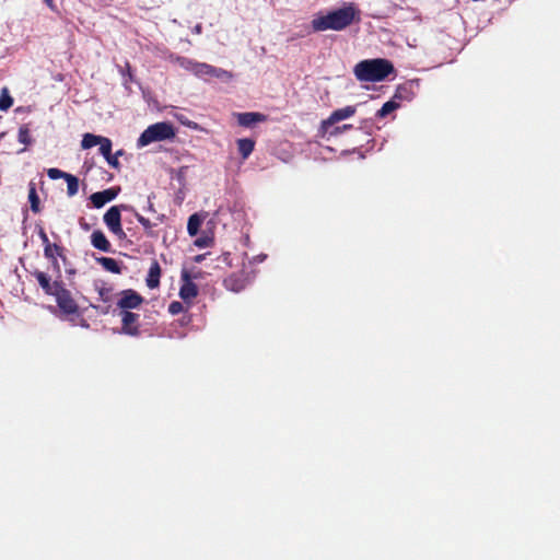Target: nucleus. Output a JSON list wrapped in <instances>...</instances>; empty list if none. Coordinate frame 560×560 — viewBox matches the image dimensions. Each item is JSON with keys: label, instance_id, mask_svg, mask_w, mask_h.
Returning <instances> with one entry per match:
<instances>
[{"label": "nucleus", "instance_id": "20", "mask_svg": "<svg viewBox=\"0 0 560 560\" xmlns=\"http://www.w3.org/2000/svg\"><path fill=\"white\" fill-rule=\"evenodd\" d=\"M28 201H30L31 210L34 213H39L42 210L40 200H39V197L36 191V184L34 182H31L28 184Z\"/></svg>", "mask_w": 560, "mask_h": 560}, {"label": "nucleus", "instance_id": "30", "mask_svg": "<svg viewBox=\"0 0 560 560\" xmlns=\"http://www.w3.org/2000/svg\"><path fill=\"white\" fill-rule=\"evenodd\" d=\"M136 219L143 226L147 234L152 235L151 229H152L153 224L150 222V220L139 213H136Z\"/></svg>", "mask_w": 560, "mask_h": 560}, {"label": "nucleus", "instance_id": "41", "mask_svg": "<svg viewBox=\"0 0 560 560\" xmlns=\"http://www.w3.org/2000/svg\"><path fill=\"white\" fill-rule=\"evenodd\" d=\"M44 2H45L49 8H52V7H54V0H44Z\"/></svg>", "mask_w": 560, "mask_h": 560}, {"label": "nucleus", "instance_id": "31", "mask_svg": "<svg viewBox=\"0 0 560 560\" xmlns=\"http://www.w3.org/2000/svg\"><path fill=\"white\" fill-rule=\"evenodd\" d=\"M69 173H66L59 168H49L47 171V175L51 179H59V178H66Z\"/></svg>", "mask_w": 560, "mask_h": 560}, {"label": "nucleus", "instance_id": "6", "mask_svg": "<svg viewBox=\"0 0 560 560\" xmlns=\"http://www.w3.org/2000/svg\"><path fill=\"white\" fill-rule=\"evenodd\" d=\"M200 272L190 273L188 270L182 271V285L179 289L180 299L190 303L198 295V287L194 283L192 279L199 278Z\"/></svg>", "mask_w": 560, "mask_h": 560}, {"label": "nucleus", "instance_id": "8", "mask_svg": "<svg viewBox=\"0 0 560 560\" xmlns=\"http://www.w3.org/2000/svg\"><path fill=\"white\" fill-rule=\"evenodd\" d=\"M357 112L355 106L349 105L334 110L327 119L320 122V131H329L337 122L352 117Z\"/></svg>", "mask_w": 560, "mask_h": 560}, {"label": "nucleus", "instance_id": "37", "mask_svg": "<svg viewBox=\"0 0 560 560\" xmlns=\"http://www.w3.org/2000/svg\"><path fill=\"white\" fill-rule=\"evenodd\" d=\"M407 91V88L406 85H399L395 92V95L394 97L395 98H401L402 97V92H406Z\"/></svg>", "mask_w": 560, "mask_h": 560}, {"label": "nucleus", "instance_id": "7", "mask_svg": "<svg viewBox=\"0 0 560 560\" xmlns=\"http://www.w3.org/2000/svg\"><path fill=\"white\" fill-rule=\"evenodd\" d=\"M192 67H194L192 73L198 78H202V79L217 78V79H221V80H226V79L232 78L231 72H229L224 69H221V68L213 67L209 63L198 62V65H192Z\"/></svg>", "mask_w": 560, "mask_h": 560}, {"label": "nucleus", "instance_id": "36", "mask_svg": "<svg viewBox=\"0 0 560 560\" xmlns=\"http://www.w3.org/2000/svg\"><path fill=\"white\" fill-rule=\"evenodd\" d=\"M51 254H55L56 258L59 256V257H62L65 258L63 256V247L56 244V243H51Z\"/></svg>", "mask_w": 560, "mask_h": 560}, {"label": "nucleus", "instance_id": "17", "mask_svg": "<svg viewBox=\"0 0 560 560\" xmlns=\"http://www.w3.org/2000/svg\"><path fill=\"white\" fill-rule=\"evenodd\" d=\"M160 277H161V267L158 260H153L148 272V277L145 279L147 285L150 289H155L160 284Z\"/></svg>", "mask_w": 560, "mask_h": 560}, {"label": "nucleus", "instance_id": "39", "mask_svg": "<svg viewBox=\"0 0 560 560\" xmlns=\"http://www.w3.org/2000/svg\"><path fill=\"white\" fill-rule=\"evenodd\" d=\"M205 257H206V254L197 255V256H195L194 260L196 262H201L205 259Z\"/></svg>", "mask_w": 560, "mask_h": 560}, {"label": "nucleus", "instance_id": "14", "mask_svg": "<svg viewBox=\"0 0 560 560\" xmlns=\"http://www.w3.org/2000/svg\"><path fill=\"white\" fill-rule=\"evenodd\" d=\"M235 117L238 125L245 128H250L255 124L264 122L267 120V116L258 112L236 113Z\"/></svg>", "mask_w": 560, "mask_h": 560}, {"label": "nucleus", "instance_id": "1", "mask_svg": "<svg viewBox=\"0 0 560 560\" xmlns=\"http://www.w3.org/2000/svg\"><path fill=\"white\" fill-rule=\"evenodd\" d=\"M360 10L353 3L330 11L325 15L315 16L312 22L314 32H324L327 30L342 31L354 22H360Z\"/></svg>", "mask_w": 560, "mask_h": 560}, {"label": "nucleus", "instance_id": "22", "mask_svg": "<svg viewBox=\"0 0 560 560\" xmlns=\"http://www.w3.org/2000/svg\"><path fill=\"white\" fill-rule=\"evenodd\" d=\"M103 138L104 137H102V136H96L93 133H85L83 136L81 145L83 149H91V148L100 144V142H102Z\"/></svg>", "mask_w": 560, "mask_h": 560}, {"label": "nucleus", "instance_id": "13", "mask_svg": "<svg viewBox=\"0 0 560 560\" xmlns=\"http://www.w3.org/2000/svg\"><path fill=\"white\" fill-rule=\"evenodd\" d=\"M247 277L245 272H234L226 277L223 281L224 287L233 292H241L247 285Z\"/></svg>", "mask_w": 560, "mask_h": 560}, {"label": "nucleus", "instance_id": "4", "mask_svg": "<svg viewBox=\"0 0 560 560\" xmlns=\"http://www.w3.org/2000/svg\"><path fill=\"white\" fill-rule=\"evenodd\" d=\"M52 296H55L58 307L65 315H77L79 313V305L63 283Z\"/></svg>", "mask_w": 560, "mask_h": 560}, {"label": "nucleus", "instance_id": "40", "mask_svg": "<svg viewBox=\"0 0 560 560\" xmlns=\"http://www.w3.org/2000/svg\"><path fill=\"white\" fill-rule=\"evenodd\" d=\"M44 2H45L49 8H52V7H54V0H44Z\"/></svg>", "mask_w": 560, "mask_h": 560}, {"label": "nucleus", "instance_id": "9", "mask_svg": "<svg viewBox=\"0 0 560 560\" xmlns=\"http://www.w3.org/2000/svg\"><path fill=\"white\" fill-rule=\"evenodd\" d=\"M143 302L144 299L142 295L132 289H127L120 292V299L117 302V306L120 311H130L138 308Z\"/></svg>", "mask_w": 560, "mask_h": 560}, {"label": "nucleus", "instance_id": "32", "mask_svg": "<svg viewBox=\"0 0 560 560\" xmlns=\"http://www.w3.org/2000/svg\"><path fill=\"white\" fill-rule=\"evenodd\" d=\"M183 311H184V305L182 302L173 301L168 305V312L172 315H177V314L182 313Z\"/></svg>", "mask_w": 560, "mask_h": 560}, {"label": "nucleus", "instance_id": "27", "mask_svg": "<svg viewBox=\"0 0 560 560\" xmlns=\"http://www.w3.org/2000/svg\"><path fill=\"white\" fill-rule=\"evenodd\" d=\"M352 129V125H349V124H345L342 126H336L335 125L329 129V131H322L324 135H329V136H338L340 133H342L343 131H347V130H350Z\"/></svg>", "mask_w": 560, "mask_h": 560}, {"label": "nucleus", "instance_id": "2", "mask_svg": "<svg viewBox=\"0 0 560 560\" xmlns=\"http://www.w3.org/2000/svg\"><path fill=\"white\" fill-rule=\"evenodd\" d=\"M394 71L393 63L383 58L362 60L353 69L355 78L361 82H380Z\"/></svg>", "mask_w": 560, "mask_h": 560}, {"label": "nucleus", "instance_id": "5", "mask_svg": "<svg viewBox=\"0 0 560 560\" xmlns=\"http://www.w3.org/2000/svg\"><path fill=\"white\" fill-rule=\"evenodd\" d=\"M122 206H113L104 214L103 220L108 230L119 240L126 238V233L121 226V212Z\"/></svg>", "mask_w": 560, "mask_h": 560}, {"label": "nucleus", "instance_id": "25", "mask_svg": "<svg viewBox=\"0 0 560 560\" xmlns=\"http://www.w3.org/2000/svg\"><path fill=\"white\" fill-rule=\"evenodd\" d=\"M18 140L24 145H30L32 143L33 139L31 136V130L27 125H22L19 128Z\"/></svg>", "mask_w": 560, "mask_h": 560}, {"label": "nucleus", "instance_id": "35", "mask_svg": "<svg viewBox=\"0 0 560 560\" xmlns=\"http://www.w3.org/2000/svg\"><path fill=\"white\" fill-rule=\"evenodd\" d=\"M213 240L209 236H201L196 238L195 245L199 248L208 247L212 244Z\"/></svg>", "mask_w": 560, "mask_h": 560}, {"label": "nucleus", "instance_id": "28", "mask_svg": "<svg viewBox=\"0 0 560 560\" xmlns=\"http://www.w3.org/2000/svg\"><path fill=\"white\" fill-rule=\"evenodd\" d=\"M100 153L107 158L112 153V141L110 139L104 137L102 142H100Z\"/></svg>", "mask_w": 560, "mask_h": 560}, {"label": "nucleus", "instance_id": "29", "mask_svg": "<svg viewBox=\"0 0 560 560\" xmlns=\"http://www.w3.org/2000/svg\"><path fill=\"white\" fill-rule=\"evenodd\" d=\"M176 61L178 62V65L188 70V71H191L192 72V65H198V61H195V60H191V59H188V58H185V57H177L176 58Z\"/></svg>", "mask_w": 560, "mask_h": 560}, {"label": "nucleus", "instance_id": "33", "mask_svg": "<svg viewBox=\"0 0 560 560\" xmlns=\"http://www.w3.org/2000/svg\"><path fill=\"white\" fill-rule=\"evenodd\" d=\"M122 153L121 150L117 151L116 154H109V156L105 158L106 162L114 168H118L119 167V161H118V155H120Z\"/></svg>", "mask_w": 560, "mask_h": 560}, {"label": "nucleus", "instance_id": "16", "mask_svg": "<svg viewBox=\"0 0 560 560\" xmlns=\"http://www.w3.org/2000/svg\"><path fill=\"white\" fill-rule=\"evenodd\" d=\"M255 144V140L250 138H241L236 140L237 151L243 160H247L254 152Z\"/></svg>", "mask_w": 560, "mask_h": 560}, {"label": "nucleus", "instance_id": "24", "mask_svg": "<svg viewBox=\"0 0 560 560\" xmlns=\"http://www.w3.org/2000/svg\"><path fill=\"white\" fill-rule=\"evenodd\" d=\"M13 105V97L10 95L7 88L1 90L0 94V110H8Z\"/></svg>", "mask_w": 560, "mask_h": 560}, {"label": "nucleus", "instance_id": "18", "mask_svg": "<svg viewBox=\"0 0 560 560\" xmlns=\"http://www.w3.org/2000/svg\"><path fill=\"white\" fill-rule=\"evenodd\" d=\"M38 236L42 240L44 245V255L47 259L51 260L52 265L59 269L58 260H56L55 254H51V243L45 232V230L40 226L38 230Z\"/></svg>", "mask_w": 560, "mask_h": 560}, {"label": "nucleus", "instance_id": "15", "mask_svg": "<svg viewBox=\"0 0 560 560\" xmlns=\"http://www.w3.org/2000/svg\"><path fill=\"white\" fill-rule=\"evenodd\" d=\"M91 244L93 245L94 248H96L98 250H102L105 253L112 252V245H110L109 241L107 240V237L105 236V234L103 233V231H101V230H95L92 232Z\"/></svg>", "mask_w": 560, "mask_h": 560}, {"label": "nucleus", "instance_id": "12", "mask_svg": "<svg viewBox=\"0 0 560 560\" xmlns=\"http://www.w3.org/2000/svg\"><path fill=\"white\" fill-rule=\"evenodd\" d=\"M32 275L36 278L38 284L47 295H54L55 292L62 284L61 281L51 282L50 277L47 273L39 270H35Z\"/></svg>", "mask_w": 560, "mask_h": 560}, {"label": "nucleus", "instance_id": "19", "mask_svg": "<svg viewBox=\"0 0 560 560\" xmlns=\"http://www.w3.org/2000/svg\"><path fill=\"white\" fill-rule=\"evenodd\" d=\"M96 261L107 271L112 273H121L122 267L119 261L110 257H98Z\"/></svg>", "mask_w": 560, "mask_h": 560}, {"label": "nucleus", "instance_id": "34", "mask_svg": "<svg viewBox=\"0 0 560 560\" xmlns=\"http://www.w3.org/2000/svg\"><path fill=\"white\" fill-rule=\"evenodd\" d=\"M98 294H100V299L105 302V303H108L110 302L112 300V289L110 288H100L98 289Z\"/></svg>", "mask_w": 560, "mask_h": 560}, {"label": "nucleus", "instance_id": "23", "mask_svg": "<svg viewBox=\"0 0 560 560\" xmlns=\"http://www.w3.org/2000/svg\"><path fill=\"white\" fill-rule=\"evenodd\" d=\"M65 180L67 182L68 196L72 197L77 195L79 191V179L74 175L68 174Z\"/></svg>", "mask_w": 560, "mask_h": 560}, {"label": "nucleus", "instance_id": "10", "mask_svg": "<svg viewBox=\"0 0 560 560\" xmlns=\"http://www.w3.org/2000/svg\"><path fill=\"white\" fill-rule=\"evenodd\" d=\"M121 330L129 336H139L140 334V315L130 311H120Z\"/></svg>", "mask_w": 560, "mask_h": 560}, {"label": "nucleus", "instance_id": "21", "mask_svg": "<svg viewBox=\"0 0 560 560\" xmlns=\"http://www.w3.org/2000/svg\"><path fill=\"white\" fill-rule=\"evenodd\" d=\"M201 222L202 220L198 213H194L189 217L187 222V232L190 236L198 234Z\"/></svg>", "mask_w": 560, "mask_h": 560}, {"label": "nucleus", "instance_id": "38", "mask_svg": "<svg viewBox=\"0 0 560 560\" xmlns=\"http://www.w3.org/2000/svg\"><path fill=\"white\" fill-rule=\"evenodd\" d=\"M126 73H127L129 80L132 81L133 75H132V70H131V66L129 62H126Z\"/></svg>", "mask_w": 560, "mask_h": 560}, {"label": "nucleus", "instance_id": "3", "mask_svg": "<svg viewBox=\"0 0 560 560\" xmlns=\"http://www.w3.org/2000/svg\"><path fill=\"white\" fill-rule=\"evenodd\" d=\"M176 137V131L171 122L161 121L150 125L138 138L139 148L147 147L153 142L172 140Z\"/></svg>", "mask_w": 560, "mask_h": 560}, {"label": "nucleus", "instance_id": "11", "mask_svg": "<svg viewBox=\"0 0 560 560\" xmlns=\"http://www.w3.org/2000/svg\"><path fill=\"white\" fill-rule=\"evenodd\" d=\"M119 187H110L102 191L94 192L90 196V200L95 208H102L107 202L114 200L119 194Z\"/></svg>", "mask_w": 560, "mask_h": 560}, {"label": "nucleus", "instance_id": "26", "mask_svg": "<svg viewBox=\"0 0 560 560\" xmlns=\"http://www.w3.org/2000/svg\"><path fill=\"white\" fill-rule=\"evenodd\" d=\"M399 107V104L395 101H388L386 103L383 104V106L381 107V109L377 110L376 113V116L380 117V118H384L386 117L388 114H390L392 112H394L395 109H397Z\"/></svg>", "mask_w": 560, "mask_h": 560}]
</instances>
